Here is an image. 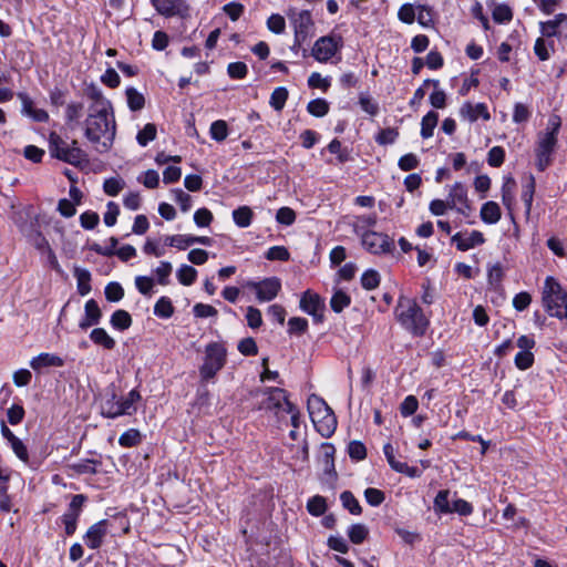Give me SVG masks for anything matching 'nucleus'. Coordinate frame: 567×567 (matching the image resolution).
<instances>
[{"label":"nucleus","instance_id":"obj_10","mask_svg":"<svg viewBox=\"0 0 567 567\" xmlns=\"http://www.w3.org/2000/svg\"><path fill=\"white\" fill-rule=\"evenodd\" d=\"M299 308L305 313L311 316L315 323H321L324 319V300L317 292H313L310 289L306 290L301 295Z\"/></svg>","mask_w":567,"mask_h":567},{"label":"nucleus","instance_id":"obj_35","mask_svg":"<svg viewBox=\"0 0 567 567\" xmlns=\"http://www.w3.org/2000/svg\"><path fill=\"white\" fill-rule=\"evenodd\" d=\"M74 277L78 280V291L81 296H86L91 291V274L83 268L74 269Z\"/></svg>","mask_w":567,"mask_h":567},{"label":"nucleus","instance_id":"obj_28","mask_svg":"<svg viewBox=\"0 0 567 567\" xmlns=\"http://www.w3.org/2000/svg\"><path fill=\"white\" fill-rule=\"evenodd\" d=\"M555 52L554 40H547L545 38H537L534 44V53L539 61H547Z\"/></svg>","mask_w":567,"mask_h":567},{"label":"nucleus","instance_id":"obj_62","mask_svg":"<svg viewBox=\"0 0 567 567\" xmlns=\"http://www.w3.org/2000/svg\"><path fill=\"white\" fill-rule=\"evenodd\" d=\"M473 511V505L463 498H456L451 504V513H456L460 516H470Z\"/></svg>","mask_w":567,"mask_h":567},{"label":"nucleus","instance_id":"obj_61","mask_svg":"<svg viewBox=\"0 0 567 567\" xmlns=\"http://www.w3.org/2000/svg\"><path fill=\"white\" fill-rule=\"evenodd\" d=\"M276 221L284 226H291L296 221V213L290 207H281L276 213Z\"/></svg>","mask_w":567,"mask_h":567},{"label":"nucleus","instance_id":"obj_31","mask_svg":"<svg viewBox=\"0 0 567 567\" xmlns=\"http://www.w3.org/2000/svg\"><path fill=\"white\" fill-rule=\"evenodd\" d=\"M321 463L323 465V472L328 475H336L334 471V453L336 449L330 443H323L321 445Z\"/></svg>","mask_w":567,"mask_h":567},{"label":"nucleus","instance_id":"obj_30","mask_svg":"<svg viewBox=\"0 0 567 567\" xmlns=\"http://www.w3.org/2000/svg\"><path fill=\"white\" fill-rule=\"evenodd\" d=\"M91 341L101 346L106 350H113L115 348V340L106 332L104 328H94L90 333Z\"/></svg>","mask_w":567,"mask_h":567},{"label":"nucleus","instance_id":"obj_54","mask_svg":"<svg viewBox=\"0 0 567 567\" xmlns=\"http://www.w3.org/2000/svg\"><path fill=\"white\" fill-rule=\"evenodd\" d=\"M156 126L153 123H147L143 130L136 135V141L141 146H146L150 142L156 137Z\"/></svg>","mask_w":567,"mask_h":567},{"label":"nucleus","instance_id":"obj_9","mask_svg":"<svg viewBox=\"0 0 567 567\" xmlns=\"http://www.w3.org/2000/svg\"><path fill=\"white\" fill-rule=\"evenodd\" d=\"M539 25V38H545L547 40H553V38L558 39V41L567 40V14L558 13L555 17L547 21H540Z\"/></svg>","mask_w":567,"mask_h":567},{"label":"nucleus","instance_id":"obj_20","mask_svg":"<svg viewBox=\"0 0 567 567\" xmlns=\"http://www.w3.org/2000/svg\"><path fill=\"white\" fill-rule=\"evenodd\" d=\"M311 421L315 424L316 430L323 437H330L336 432L338 424L337 417L332 410L322 414V416H319L318 419H312Z\"/></svg>","mask_w":567,"mask_h":567},{"label":"nucleus","instance_id":"obj_37","mask_svg":"<svg viewBox=\"0 0 567 567\" xmlns=\"http://www.w3.org/2000/svg\"><path fill=\"white\" fill-rule=\"evenodd\" d=\"M84 105L82 102H71L65 107V122L70 125L78 124L83 115Z\"/></svg>","mask_w":567,"mask_h":567},{"label":"nucleus","instance_id":"obj_57","mask_svg":"<svg viewBox=\"0 0 567 567\" xmlns=\"http://www.w3.org/2000/svg\"><path fill=\"white\" fill-rule=\"evenodd\" d=\"M172 270L173 266L169 261H161L159 266L154 270L157 282L162 286L168 285Z\"/></svg>","mask_w":567,"mask_h":567},{"label":"nucleus","instance_id":"obj_13","mask_svg":"<svg viewBox=\"0 0 567 567\" xmlns=\"http://www.w3.org/2000/svg\"><path fill=\"white\" fill-rule=\"evenodd\" d=\"M248 286L255 290L256 297L260 302H266L271 301L278 296L281 289V281L277 277H269L258 282H249Z\"/></svg>","mask_w":567,"mask_h":567},{"label":"nucleus","instance_id":"obj_60","mask_svg":"<svg viewBox=\"0 0 567 567\" xmlns=\"http://www.w3.org/2000/svg\"><path fill=\"white\" fill-rule=\"evenodd\" d=\"M364 498L370 506L377 507L384 502L385 495L381 489L368 487L364 491Z\"/></svg>","mask_w":567,"mask_h":567},{"label":"nucleus","instance_id":"obj_51","mask_svg":"<svg viewBox=\"0 0 567 567\" xmlns=\"http://www.w3.org/2000/svg\"><path fill=\"white\" fill-rule=\"evenodd\" d=\"M535 178L534 176H529L524 185L523 192H522V199L526 207V213L529 214L532 209L534 193H535Z\"/></svg>","mask_w":567,"mask_h":567},{"label":"nucleus","instance_id":"obj_22","mask_svg":"<svg viewBox=\"0 0 567 567\" xmlns=\"http://www.w3.org/2000/svg\"><path fill=\"white\" fill-rule=\"evenodd\" d=\"M64 361L56 354L53 353H40L39 355L32 358L30 361V367L33 370H41L47 367H62Z\"/></svg>","mask_w":567,"mask_h":567},{"label":"nucleus","instance_id":"obj_34","mask_svg":"<svg viewBox=\"0 0 567 567\" xmlns=\"http://www.w3.org/2000/svg\"><path fill=\"white\" fill-rule=\"evenodd\" d=\"M439 114L434 111H429L421 121V136L430 138L433 136L434 128L437 125Z\"/></svg>","mask_w":567,"mask_h":567},{"label":"nucleus","instance_id":"obj_6","mask_svg":"<svg viewBox=\"0 0 567 567\" xmlns=\"http://www.w3.org/2000/svg\"><path fill=\"white\" fill-rule=\"evenodd\" d=\"M287 17L290 20L295 32V47H301L312 35L313 20L309 10H297L289 8Z\"/></svg>","mask_w":567,"mask_h":567},{"label":"nucleus","instance_id":"obj_33","mask_svg":"<svg viewBox=\"0 0 567 567\" xmlns=\"http://www.w3.org/2000/svg\"><path fill=\"white\" fill-rule=\"evenodd\" d=\"M110 323L112 328L124 331L132 326V317L126 310L118 309L112 313Z\"/></svg>","mask_w":567,"mask_h":567},{"label":"nucleus","instance_id":"obj_17","mask_svg":"<svg viewBox=\"0 0 567 567\" xmlns=\"http://www.w3.org/2000/svg\"><path fill=\"white\" fill-rule=\"evenodd\" d=\"M142 396L136 389L131 390L125 398H118L116 410L113 413V419L122 415H133L136 411V403L141 401Z\"/></svg>","mask_w":567,"mask_h":567},{"label":"nucleus","instance_id":"obj_7","mask_svg":"<svg viewBox=\"0 0 567 567\" xmlns=\"http://www.w3.org/2000/svg\"><path fill=\"white\" fill-rule=\"evenodd\" d=\"M559 126V123H555L551 131L546 132L539 137L536 148V166L540 172H544L551 163V155L557 144Z\"/></svg>","mask_w":567,"mask_h":567},{"label":"nucleus","instance_id":"obj_36","mask_svg":"<svg viewBox=\"0 0 567 567\" xmlns=\"http://www.w3.org/2000/svg\"><path fill=\"white\" fill-rule=\"evenodd\" d=\"M154 315L162 319H168L174 315V306L168 297H161L154 306Z\"/></svg>","mask_w":567,"mask_h":567},{"label":"nucleus","instance_id":"obj_46","mask_svg":"<svg viewBox=\"0 0 567 567\" xmlns=\"http://www.w3.org/2000/svg\"><path fill=\"white\" fill-rule=\"evenodd\" d=\"M351 302L350 296H348L346 292L338 290L336 291L331 299H330V307L331 309L340 313L344 308H347Z\"/></svg>","mask_w":567,"mask_h":567},{"label":"nucleus","instance_id":"obj_26","mask_svg":"<svg viewBox=\"0 0 567 567\" xmlns=\"http://www.w3.org/2000/svg\"><path fill=\"white\" fill-rule=\"evenodd\" d=\"M377 220H378V217L375 214L358 216L353 224V231L358 236H360V238H363L364 233H375L374 230H371L370 228H372L377 225Z\"/></svg>","mask_w":567,"mask_h":567},{"label":"nucleus","instance_id":"obj_27","mask_svg":"<svg viewBox=\"0 0 567 567\" xmlns=\"http://www.w3.org/2000/svg\"><path fill=\"white\" fill-rule=\"evenodd\" d=\"M480 215L485 224L493 225L501 219L502 213L498 204L491 200L482 205Z\"/></svg>","mask_w":567,"mask_h":567},{"label":"nucleus","instance_id":"obj_47","mask_svg":"<svg viewBox=\"0 0 567 567\" xmlns=\"http://www.w3.org/2000/svg\"><path fill=\"white\" fill-rule=\"evenodd\" d=\"M493 20L496 23H507L513 19V11L505 3L496 4L492 12Z\"/></svg>","mask_w":567,"mask_h":567},{"label":"nucleus","instance_id":"obj_5","mask_svg":"<svg viewBox=\"0 0 567 567\" xmlns=\"http://www.w3.org/2000/svg\"><path fill=\"white\" fill-rule=\"evenodd\" d=\"M227 348L225 343L213 341L206 344L203 363L199 367L202 382H208L223 370L227 362Z\"/></svg>","mask_w":567,"mask_h":567},{"label":"nucleus","instance_id":"obj_32","mask_svg":"<svg viewBox=\"0 0 567 567\" xmlns=\"http://www.w3.org/2000/svg\"><path fill=\"white\" fill-rule=\"evenodd\" d=\"M233 220L240 228H247L254 219V212L249 206H240L233 210Z\"/></svg>","mask_w":567,"mask_h":567},{"label":"nucleus","instance_id":"obj_40","mask_svg":"<svg viewBox=\"0 0 567 567\" xmlns=\"http://www.w3.org/2000/svg\"><path fill=\"white\" fill-rule=\"evenodd\" d=\"M340 501L342 506L350 512L352 515H360L362 513V507L359 504L358 499L350 491H344L340 494Z\"/></svg>","mask_w":567,"mask_h":567},{"label":"nucleus","instance_id":"obj_18","mask_svg":"<svg viewBox=\"0 0 567 567\" xmlns=\"http://www.w3.org/2000/svg\"><path fill=\"white\" fill-rule=\"evenodd\" d=\"M451 241L456 246L457 250L467 251L475 246L483 245L485 243V238L481 231L473 230L467 237L462 233H456L452 236Z\"/></svg>","mask_w":567,"mask_h":567},{"label":"nucleus","instance_id":"obj_3","mask_svg":"<svg viewBox=\"0 0 567 567\" xmlns=\"http://www.w3.org/2000/svg\"><path fill=\"white\" fill-rule=\"evenodd\" d=\"M48 142L49 152L53 158L78 167L89 163V156L79 146L78 141L73 140L68 144L58 133L51 132Z\"/></svg>","mask_w":567,"mask_h":567},{"label":"nucleus","instance_id":"obj_23","mask_svg":"<svg viewBox=\"0 0 567 567\" xmlns=\"http://www.w3.org/2000/svg\"><path fill=\"white\" fill-rule=\"evenodd\" d=\"M101 465L100 460L94 458H85L80 460L78 462L71 463L68 465L69 470H71L76 475H84V474H96L97 473V466Z\"/></svg>","mask_w":567,"mask_h":567},{"label":"nucleus","instance_id":"obj_15","mask_svg":"<svg viewBox=\"0 0 567 567\" xmlns=\"http://www.w3.org/2000/svg\"><path fill=\"white\" fill-rule=\"evenodd\" d=\"M110 526L109 519H101L93 524L84 535V542L91 549H97L102 546L103 539L107 534Z\"/></svg>","mask_w":567,"mask_h":567},{"label":"nucleus","instance_id":"obj_19","mask_svg":"<svg viewBox=\"0 0 567 567\" xmlns=\"http://www.w3.org/2000/svg\"><path fill=\"white\" fill-rule=\"evenodd\" d=\"M102 319V311L94 299H90L84 306V317L80 320L79 327L82 330H86L92 326L100 323Z\"/></svg>","mask_w":567,"mask_h":567},{"label":"nucleus","instance_id":"obj_41","mask_svg":"<svg viewBox=\"0 0 567 567\" xmlns=\"http://www.w3.org/2000/svg\"><path fill=\"white\" fill-rule=\"evenodd\" d=\"M450 491L449 489H441L436 494L433 506L434 511L440 514H451V504L449 501Z\"/></svg>","mask_w":567,"mask_h":567},{"label":"nucleus","instance_id":"obj_21","mask_svg":"<svg viewBox=\"0 0 567 567\" xmlns=\"http://www.w3.org/2000/svg\"><path fill=\"white\" fill-rule=\"evenodd\" d=\"M85 94L87 99L91 101L87 110H111L113 109L112 103L110 100H107L100 87L95 85H90Z\"/></svg>","mask_w":567,"mask_h":567},{"label":"nucleus","instance_id":"obj_59","mask_svg":"<svg viewBox=\"0 0 567 567\" xmlns=\"http://www.w3.org/2000/svg\"><path fill=\"white\" fill-rule=\"evenodd\" d=\"M308 329V320L301 317H292L288 321L289 334H303Z\"/></svg>","mask_w":567,"mask_h":567},{"label":"nucleus","instance_id":"obj_43","mask_svg":"<svg viewBox=\"0 0 567 567\" xmlns=\"http://www.w3.org/2000/svg\"><path fill=\"white\" fill-rule=\"evenodd\" d=\"M179 284L190 286L197 278V270L189 265H182L176 272Z\"/></svg>","mask_w":567,"mask_h":567},{"label":"nucleus","instance_id":"obj_58","mask_svg":"<svg viewBox=\"0 0 567 567\" xmlns=\"http://www.w3.org/2000/svg\"><path fill=\"white\" fill-rule=\"evenodd\" d=\"M415 12V19L422 27H430L433 23V16L430 7L419 4Z\"/></svg>","mask_w":567,"mask_h":567},{"label":"nucleus","instance_id":"obj_16","mask_svg":"<svg viewBox=\"0 0 567 567\" xmlns=\"http://www.w3.org/2000/svg\"><path fill=\"white\" fill-rule=\"evenodd\" d=\"M460 116L462 120L470 123H473L478 118L484 121H488L491 118V114L485 103L473 104L471 102H465L462 104L460 107Z\"/></svg>","mask_w":567,"mask_h":567},{"label":"nucleus","instance_id":"obj_53","mask_svg":"<svg viewBox=\"0 0 567 567\" xmlns=\"http://www.w3.org/2000/svg\"><path fill=\"white\" fill-rule=\"evenodd\" d=\"M141 442V433L136 429L125 431L118 439V444L123 447H134Z\"/></svg>","mask_w":567,"mask_h":567},{"label":"nucleus","instance_id":"obj_52","mask_svg":"<svg viewBox=\"0 0 567 567\" xmlns=\"http://www.w3.org/2000/svg\"><path fill=\"white\" fill-rule=\"evenodd\" d=\"M104 295L107 301L118 302L124 297V289L118 282L112 281L105 286Z\"/></svg>","mask_w":567,"mask_h":567},{"label":"nucleus","instance_id":"obj_44","mask_svg":"<svg viewBox=\"0 0 567 567\" xmlns=\"http://www.w3.org/2000/svg\"><path fill=\"white\" fill-rule=\"evenodd\" d=\"M127 105L131 111H140L144 107L145 99L135 87L126 89Z\"/></svg>","mask_w":567,"mask_h":567},{"label":"nucleus","instance_id":"obj_56","mask_svg":"<svg viewBox=\"0 0 567 567\" xmlns=\"http://www.w3.org/2000/svg\"><path fill=\"white\" fill-rule=\"evenodd\" d=\"M359 104L363 112L371 116H375L379 113V104L365 93H360Z\"/></svg>","mask_w":567,"mask_h":567},{"label":"nucleus","instance_id":"obj_11","mask_svg":"<svg viewBox=\"0 0 567 567\" xmlns=\"http://www.w3.org/2000/svg\"><path fill=\"white\" fill-rule=\"evenodd\" d=\"M342 47L341 38L336 39L332 35L320 37L313 44L311 54L318 62H327Z\"/></svg>","mask_w":567,"mask_h":567},{"label":"nucleus","instance_id":"obj_38","mask_svg":"<svg viewBox=\"0 0 567 567\" xmlns=\"http://www.w3.org/2000/svg\"><path fill=\"white\" fill-rule=\"evenodd\" d=\"M369 535V529L364 524H352L348 528V537L351 543L359 545L362 544Z\"/></svg>","mask_w":567,"mask_h":567},{"label":"nucleus","instance_id":"obj_12","mask_svg":"<svg viewBox=\"0 0 567 567\" xmlns=\"http://www.w3.org/2000/svg\"><path fill=\"white\" fill-rule=\"evenodd\" d=\"M156 11L164 17H189V6L185 0H151Z\"/></svg>","mask_w":567,"mask_h":567},{"label":"nucleus","instance_id":"obj_25","mask_svg":"<svg viewBox=\"0 0 567 567\" xmlns=\"http://www.w3.org/2000/svg\"><path fill=\"white\" fill-rule=\"evenodd\" d=\"M118 401L117 393L115 391V386L112 384L106 389V394L104 400L101 403V414L104 417L113 419V413L116 410V403Z\"/></svg>","mask_w":567,"mask_h":567},{"label":"nucleus","instance_id":"obj_49","mask_svg":"<svg viewBox=\"0 0 567 567\" xmlns=\"http://www.w3.org/2000/svg\"><path fill=\"white\" fill-rule=\"evenodd\" d=\"M86 499V496L83 494L73 495L68 506L66 513L73 516L76 520H79Z\"/></svg>","mask_w":567,"mask_h":567},{"label":"nucleus","instance_id":"obj_48","mask_svg":"<svg viewBox=\"0 0 567 567\" xmlns=\"http://www.w3.org/2000/svg\"><path fill=\"white\" fill-rule=\"evenodd\" d=\"M209 134L216 142H223L228 135V125L224 120H217L210 124Z\"/></svg>","mask_w":567,"mask_h":567},{"label":"nucleus","instance_id":"obj_55","mask_svg":"<svg viewBox=\"0 0 567 567\" xmlns=\"http://www.w3.org/2000/svg\"><path fill=\"white\" fill-rule=\"evenodd\" d=\"M361 285L365 290H373L380 285V275L374 269L365 270L361 276Z\"/></svg>","mask_w":567,"mask_h":567},{"label":"nucleus","instance_id":"obj_45","mask_svg":"<svg viewBox=\"0 0 567 567\" xmlns=\"http://www.w3.org/2000/svg\"><path fill=\"white\" fill-rule=\"evenodd\" d=\"M165 244L175 247L179 250H185L187 247L194 245L193 235H172L165 238Z\"/></svg>","mask_w":567,"mask_h":567},{"label":"nucleus","instance_id":"obj_8","mask_svg":"<svg viewBox=\"0 0 567 567\" xmlns=\"http://www.w3.org/2000/svg\"><path fill=\"white\" fill-rule=\"evenodd\" d=\"M361 244L365 250L373 255L392 254L395 249L394 240L383 233H364Z\"/></svg>","mask_w":567,"mask_h":567},{"label":"nucleus","instance_id":"obj_42","mask_svg":"<svg viewBox=\"0 0 567 567\" xmlns=\"http://www.w3.org/2000/svg\"><path fill=\"white\" fill-rule=\"evenodd\" d=\"M307 511L316 517L323 515L327 511L326 498L320 495L312 496L307 502Z\"/></svg>","mask_w":567,"mask_h":567},{"label":"nucleus","instance_id":"obj_14","mask_svg":"<svg viewBox=\"0 0 567 567\" xmlns=\"http://www.w3.org/2000/svg\"><path fill=\"white\" fill-rule=\"evenodd\" d=\"M265 399L261 401L259 409L268 411H279L287 408L288 395L286 390L281 388H266L264 391Z\"/></svg>","mask_w":567,"mask_h":567},{"label":"nucleus","instance_id":"obj_2","mask_svg":"<svg viewBox=\"0 0 567 567\" xmlns=\"http://www.w3.org/2000/svg\"><path fill=\"white\" fill-rule=\"evenodd\" d=\"M395 313L402 328L412 336L422 337L426 332L429 319L414 300L400 299Z\"/></svg>","mask_w":567,"mask_h":567},{"label":"nucleus","instance_id":"obj_4","mask_svg":"<svg viewBox=\"0 0 567 567\" xmlns=\"http://www.w3.org/2000/svg\"><path fill=\"white\" fill-rule=\"evenodd\" d=\"M542 295L543 306L550 317L567 318V291L557 279L546 277Z\"/></svg>","mask_w":567,"mask_h":567},{"label":"nucleus","instance_id":"obj_39","mask_svg":"<svg viewBox=\"0 0 567 567\" xmlns=\"http://www.w3.org/2000/svg\"><path fill=\"white\" fill-rule=\"evenodd\" d=\"M289 93L285 86L276 87L269 100L270 106L276 111H281L288 100Z\"/></svg>","mask_w":567,"mask_h":567},{"label":"nucleus","instance_id":"obj_29","mask_svg":"<svg viewBox=\"0 0 567 567\" xmlns=\"http://www.w3.org/2000/svg\"><path fill=\"white\" fill-rule=\"evenodd\" d=\"M307 405L311 420L315 417L318 419L319 416H322V414L331 410V408L326 403V401L317 394H311L308 398Z\"/></svg>","mask_w":567,"mask_h":567},{"label":"nucleus","instance_id":"obj_64","mask_svg":"<svg viewBox=\"0 0 567 567\" xmlns=\"http://www.w3.org/2000/svg\"><path fill=\"white\" fill-rule=\"evenodd\" d=\"M505 159V151L501 146H494L488 151L487 163L492 167H499Z\"/></svg>","mask_w":567,"mask_h":567},{"label":"nucleus","instance_id":"obj_24","mask_svg":"<svg viewBox=\"0 0 567 567\" xmlns=\"http://www.w3.org/2000/svg\"><path fill=\"white\" fill-rule=\"evenodd\" d=\"M468 198H467V189L461 183H455L451 189L447 197V204H450V208H455L457 205H463L467 207Z\"/></svg>","mask_w":567,"mask_h":567},{"label":"nucleus","instance_id":"obj_63","mask_svg":"<svg viewBox=\"0 0 567 567\" xmlns=\"http://www.w3.org/2000/svg\"><path fill=\"white\" fill-rule=\"evenodd\" d=\"M515 365L519 370H527L534 363V354L532 351H519L514 359Z\"/></svg>","mask_w":567,"mask_h":567},{"label":"nucleus","instance_id":"obj_1","mask_svg":"<svg viewBox=\"0 0 567 567\" xmlns=\"http://www.w3.org/2000/svg\"><path fill=\"white\" fill-rule=\"evenodd\" d=\"M83 131L85 138L97 153H107L112 148L116 135L113 109L87 110L83 122Z\"/></svg>","mask_w":567,"mask_h":567},{"label":"nucleus","instance_id":"obj_50","mask_svg":"<svg viewBox=\"0 0 567 567\" xmlns=\"http://www.w3.org/2000/svg\"><path fill=\"white\" fill-rule=\"evenodd\" d=\"M307 111L316 117H322L329 112V103L324 99L311 100L307 105Z\"/></svg>","mask_w":567,"mask_h":567}]
</instances>
